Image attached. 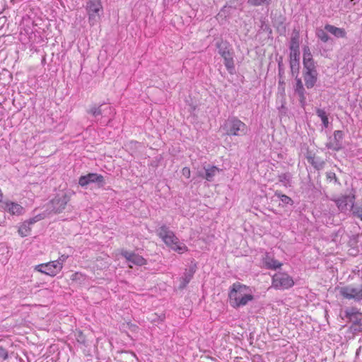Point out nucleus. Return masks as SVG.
Here are the masks:
<instances>
[{"instance_id": "obj_3", "label": "nucleus", "mask_w": 362, "mask_h": 362, "mask_svg": "<svg viewBox=\"0 0 362 362\" xmlns=\"http://www.w3.org/2000/svg\"><path fill=\"white\" fill-rule=\"evenodd\" d=\"M223 129L228 136H243L247 134V125L235 117H229L224 123Z\"/></svg>"}, {"instance_id": "obj_23", "label": "nucleus", "mask_w": 362, "mask_h": 362, "mask_svg": "<svg viewBox=\"0 0 362 362\" xmlns=\"http://www.w3.org/2000/svg\"><path fill=\"white\" fill-rule=\"evenodd\" d=\"M194 272H195V270L194 269V268L192 267L188 271H186L184 273V275L181 279L180 288H184L186 287V286L189 284V282L192 279Z\"/></svg>"}, {"instance_id": "obj_22", "label": "nucleus", "mask_w": 362, "mask_h": 362, "mask_svg": "<svg viewBox=\"0 0 362 362\" xmlns=\"http://www.w3.org/2000/svg\"><path fill=\"white\" fill-rule=\"evenodd\" d=\"M300 34L299 31L294 29L291 37L289 49L290 51H300V42H299Z\"/></svg>"}, {"instance_id": "obj_13", "label": "nucleus", "mask_w": 362, "mask_h": 362, "mask_svg": "<svg viewBox=\"0 0 362 362\" xmlns=\"http://www.w3.org/2000/svg\"><path fill=\"white\" fill-rule=\"evenodd\" d=\"M345 316L353 322L354 325L361 326L362 321V313L356 308L351 307L345 310Z\"/></svg>"}, {"instance_id": "obj_14", "label": "nucleus", "mask_w": 362, "mask_h": 362, "mask_svg": "<svg viewBox=\"0 0 362 362\" xmlns=\"http://www.w3.org/2000/svg\"><path fill=\"white\" fill-rule=\"evenodd\" d=\"M69 201V197L66 194L57 196L52 200L53 211L55 213H61L66 207Z\"/></svg>"}, {"instance_id": "obj_17", "label": "nucleus", "mask_w": 362, "mask_h": 362, "mask_svg": "<svg viewBox=\"0 0 362 362\" xmlns=\"http://www.w3.org/2000/svg\"><path fill=\"white\" fill-rule=\"evenodd\" d=\"M1 207L11 215L19 216L23 212V206L13 202H5L2 203Z\"/></svg>"}, {"instance_id": "obj_1", "label": "nucleus", "mask_w": 362, "mask_h": 362, "mask_svg": "<svg viewBox=\"0 0 362 362\" xmlns=\"http://www.w3.org/2000/svg\"><path fill=\"white\" fill-rule=\"evenodd\" d=\"M156 233L173 250L182 254L187 250V246L184 243H180L178 238L175 235L168 226L163 225L156 230Z\"/></svg>"}, {"instance_id": "obj_26", "label": "nucleus", "mask_w": 362, "mask_h": 362, "mask_svg": "<svg viewBox=\"0 0 362 362\" xmlns=\"http://www.w3.org/2000/svg\"><path fill=\"white\" fill-rule=\"evenodd\" d=\"M316 115L321 119L325 128H327L329 125V119L326 112L323 109L317 108L316 110Z\"/></svg>"}, {"instance_id": "obj_27", "label": "nucleus", "mask_w": 362, "mask_h": 362, "mask_svg": "<svg viewBox=\"0 0 362 362\" xmlns=\"http://www.w3.org/2000/svg\"><path fill=\"white\" fill-rule=\"evenodd\" d=\"M265 264L268 269H276L282 265L278 260L269 257L266 259Z\"/></svg>"}, {"instance_id": "obj_30", "label": "nucleus", "mask_w": 362, "mask_h": 362, "mask_svg": "<svg viewBox=\"0 0 362 362\" xmlns=\"http://www.w3.org/2000/svg\"><path fill=\"white\" fill-rule=\"evenodd\" d=\"M292 76L297 78L299 74L300 62H289Z\"/></svg>"}, {"instance_id": "obj_42", "label": "nucleus", "mask_w": 362, "mask_h": 362, "mask_svg": "<svg viewBox=\"0 0 362 362\" xmlns=\"http://www.w3.org/2000/svg\"><path fill=\"white\" fill-rule=\"evenodd\" d=\"M279 85H284L285 83L283 78H279Z\"/></svg>"}, {"instance_id": "obj_31", "label": "nucleus", "mask_w": 362, "mask_h": 362, "mask_svg": "<svg viewBox=\"0 0 362 362\" xmlns=\"http://www.w3.org/2000/svg\"><path fill=\"white\" fill-rule=\"evenodd\" d=\"M354 216L362 221V206H353L351 209Z\"/></svg>"}, {"instance_id": "obj_41", "label": "nucleus", "mask_w": 362, "mask_h": 362, "mask_svg": "<svg viewBox=\"0 0 362 362\" xmlns=\"http://www.w3.org/2000/svg\"><path fill=\"white\" fill-rule=\"evenodd\" d=\"M182 175L185 176L187 178L190 177V170L187 167H185L182 170Z\"/></svg>"}, {"instance_id": "obj_38", "label": "nucleus", "mask_w": 362, "mask_h": 362, "mask_svg": "<svg viewBox=\"0 0 362 362\" xmlns=\"http://www.w3.org/2000/svg\"><path fill=\"white\" fill-rule=\"evenodd\" d=\"M69 257L68 255H62L58 259L55 260V263H59V265H60V270H62V267H63V264L64 262H66V260L67 259V258Z\"/></svg>"}, {"instance_id": "obj_9", "label": "nucleus", "mask_w": 362, "mask_h": 362, "mask_svg": "<svg viewBox=\"0 0 362 362\" xmlns=\"http://www.w3.org/2000/svg\"><path fill=\"white\" fill-rule=\"evenodd\" d=\"M303 78L305 85L307 88H312L315 86L317 81L318 74L316 69V66H309L307 67H303Z\"/></svg>"}, {"instance_id": "obj_12", "label": "nucleus", "mask_w": 362, "mask_h": 362, "mask_svg": "<svg viewBox=\"0 0 362 362\" xmlns=\"http://www.w3.org/2000/svg\"><path fill=\"white\" fill-rule=\"evenodd\" d=\"M36 270L52 276H56L61 271L59 264L55 263L54 261L39 264L36 266Z\"/></svg>"}, {"instance_id": "obj_40", "label": "nucleus", "mask_w": 362, "mask_h": 362, "mask_svg": "<svg viewBox=\"0 0 362 362\" xmlns=\"http://www.w3.org/2000/svg\"><path fill=\"white\" fill-rule=\"evenodd\" d=\"M278 68H279V78H284V65H283L282 61L279 62V63H278Z\"/></svg>"}, {"instance_id": "obj_18", "label": "nucleus", "mask_w": 362, "mask_h": 362, "mask_svg": "<svg viewBox=\"0 0 362 362\" xmlns=\"http://www.w3.org/2000/svg\"><path fill=\"white\" fill-rule=\"evenodd\" d=\"M305 158L308 162L317 170H322L325 165V162L322 158L315 156V154L311 152H308Z\"/></svg>"}, {"instance_id": "obj_43", "label": "nucleus", "mask_w": 362, "mask_h": 362, "mask_svg": "<svg viewBox=\"0 0 362 362\" xmlns=\"http://www.w3.org/2000/svg\"><path fill=\"white\" fill-rule=\"evenodd\" d=\"M351 2H354V4H356V2H354V0H349Z\"/></svg>"}, {"instance_id": "obj_4", "label": "nucleus", "mask_w": 362, "mask_h": 362, "mask_svg": "<svg viewBox=\"0 0 362 362\" xmlns=\"http://www.w3.org/2000/svg\"><path fill=\"white\" fill-rule=\"evenodd\" d=\"M339 295L345 299L356 302L362 300V284L358 286L348 285L339 288Z\"/></svg>"}, {"instance_id": "obj_34", "label": "nucleus", "mask_w": 362, "mask_h": 362, "mask_svg": "<svg viewBox=\"0 0 362 362\" xmlns=\"http://www.w3.org/2000/svg\"><path fill=\"white\" fill-rule=\"evenodd\" d=\"M289 62H300V51H290Z\"/></svg>"}, {"instance_id": "obj_36", "label": "nucleus", "mask_w": 362, "mask_h": 362, "mask_svg": "<svg viewBox=\"0 0 362 362\" xmlns=\"http://www.w3.org/2000/svg\"><path fill=\"white\" fill-rule=\"evenodd\" d=\"M75 337L78 343L83 345L86 344V337L81 331L76 330L75 332Z\"/></svg>"}, {"instance_id": "obj_29", "label": "nucleus", "mask_w": 362, "mask_h": 362, "mask_svg": "<svg viewBox=\"0 0 362 362\" xmlns=\"http://www.w3.org/2000/svg\"><path fill=\"white\" fill-rule=\"evenodd\" d=\"M275 196L277 197L284 204L292 205L293 200L286 194H281L280 192L276 191Z\"/></svg>"}, {"instance_id": "obj_39", "label": "nucleus", "mask_w": 362, "mask_h": 362, "mask_svg": "<svg viewBox=\"0 0 362 362\" xmlns=\"http://www.w3.org/2000/svg\"><path fill=\"white\" fill-rule=\"evenodd\" d=\"M43 217L42 215L39 214L32 218H30L28 221H25L28 225L31 226L33 223H36L37 221L42 219Z\"/></svg>"}, {"instance_id": "obj_7", "label": "nucleus", "mask_w": 362, "mask_h": 362, "mask_svg": "<svg viewBox=\"0 0 362 362\" xmlns=\"http://www.w3.org/2000/svg\"><path fill=\"white\" fill-rule=\"evenodd\" d=\"M293 284L292 277L286 273L278 272L272 277V286L276 289H288Z\"/></svg>"}, {"instance_id": "obj_11", "label": "nucleus", "mask_w": 362, "mask_h": 362, "mask_svg": "<svg viewBox=\"0 0 362 362\" xmlns=\"http://www.w3.org/2000/svg\"><path fill=\"white\" fill-rule=\"evenodd\" d=\"M344 133L341 130L334 132L333 136L329 137V141L326 144V147L334 151H339L342 148V139Z\"/></svg>"}, {"instance_id": "obj_37", "label": "nucleus", "mask_w": 362, "mask_h": 362, "mask_svg": "<svg viewBox=\"0 0 362 362\" xmlns=\"http://www.w3.org/2000/svg\"><path fill=\"white\" fill-rule=\"evenodd\" d=\"M8 358V351L6 349L0 346V361H6Z\"/></svg>"}, {"instance_id": "obj_25", "label": "nucleus", "mask_w": 362, "mask_h": 362, "mask_svg": "<svg viewBox=\"0 0 362 362\" xmlns=\"http://www.w3.org/2000/svg\"><path fill=\"white\" fill-rule=\"evenodd\" d=\"M327 31L325 29L317 28L316 30V36L322 42H327L331 38L327 34Z\"/></svg>"}, {"instance_id": "obj_16", "label": "nucleus", "mask_w": 362, "mask_h": 362, "mask_svg": "<svg viewBox=\"0 0 362 362\" xmlns=\"http://www.w3.org/2000/svg\"><path fill=\"white\" fill-rule=\"evenodd\" d=\"M296 86L294 88L295 93L299 97V103L302 107H304L306 105V98H305V90L303 86L301 78L297 77L296 78Z\"/></svg>"}, {"instance_id": "obj_35", "label": "nucleus", "mask_w": 362, "mask_h": 362, "mask_svg": "<svg viewBox=\"0 0 362 362\" xmlns=\"http://www.w3.org/2000/svg\"><path fill=\"white\" fill-rule=\"evenodd\" d=\"M291 178V175L289 173H282L279 175V180L283 182L286 186L287 182H289Z\"/></svg>"}, {"instance_id": "obj_21", "label": "nucleus", "mask_w": 362, "mask_h": 362, "mask_svg": "<svg viewBox=\"0 0 362 362\" xmlns=\"http://www.w3.org/2000/svg\"><path fill=\"white\" fill-rule=\"evenodd\" d=\"M303 67L315 66V63L313 59V55L308 46L304 47L303 48Z\"/></svg>"}, {"instance_id": "obj_19", "label": "nucleus", "mask_w": 362, "mask_h": 362, "mask_svg": "<svg viewBox=\"0 0 362 362\" xmlns=\"http://www.w3.org/2000/svg\"><path fill=\"white\" fill-rule=\"evenodd\" d=\"M325 29L336 37L345 38L346 37V32L344 28H337L334 25L327 24L325 25Z\"/></svg>"}, {"instance_id": "obj_15", "label": "nucleus", "mask_w": 362, "mask_h": 362, "mask_svg": "<svg viewBox=\"0 0 362 362\" xmlns=\"http://www.w3.org/2000/svg\"><path fill=\"white\" fill-rule=\"evenodd\" d=\"M122 255L127 260V262L137 266H142L146 263V260L142 256L127 250L122 251Z\"/></svg>"}, {"instance_id": "obj_32", "label": "nucleus", "mask_w": 362, "mask_h": 362, "mask_svg": "<svg viewBox=\"0 0 362 362\" xmlns=\"http://www.w3.org/2000/svg\"><path fill=\"white\" fill-rule=\"evenodd\" d=\"M271 2L272 0H248V3L254 6H259L261 5L268 6Z\"/></svg>"}, {"instance_id": "obj_6", "label": "nucleus", "mask_w": 362, "mask_h": 362, "mask_svg": "<svg viewBox=\"0 0 362 362\" xmlns=\"http://www.w3.org/2000/svg\"><path fill=\"white\" fill-rule=\"evenodd\" d=\"M86 9L89 16V22L93 25L99 21L103 13L101 0H88Z\"/></svg>"}, {"instance_id": "obj_24", "label": "nucleus", "mask_w": 362, "mask_h": 362, "mask_svg": "<svg viewBox=\"0 0 362 362\" xmlns=\"http://www.w3.org/2000/svg\"><path fill=\"white\" fill-rule=\"evenodd\" d=\"M205 170V175L204 177L208 181H212L214 177L216 175L217 173L220 171L219 168L216 166H211L209 168H204Z\"/></svg>"}, {"instance_id": "obj_33", "label": "nucleus", "mask_w": 362, "mask_h": 362, "mask_svg": "<svg viewBox=\"0 0 362 362\" xmlns=\"http://www.w3.org/2000/svg\"><path fill=\"white\" fill-rule=\"evenodd\" d=\"M326 178L327 180L329 182L334 181V183L341 185L340 182L336 176V174L334 172L329 171L326 173Z\"/></svg>"}, {"instance_id": "obj_10", "label": "nucleus", "mask_w": 362, "mask_h": 362, "mask_svg": "<svg viewBox=\"0 0 362 362\" xmlns=\"http://www.w3.org/2000/svg\"><path fill=\"white\" fill-rule=\"evenodd\" d=\"M90 183H97L99 187H103L105 184L104 177L96 173H88L80 177L78 184L81 187H86Z\"/></svg>"}, {"instance_id": "obj_8", "label": "nucleus", "mask_w": 362, "mask_h": 362, "mask_svg": "<svg viewBox=\"0 0 362 362\" xmlns=\"http://www.w3.org/2000/svg\"><path fill=\"white\" fill-rule=\"evenodd\" d=\"M332 200L334 202L339 211L346 212L349 210V206L351 209L353 207L355 202V195L354 194L341 195L337 198L332 199Z\"/></svg>"}, {"instance_id": "obj_5", "label": "nucleus", "mask_w": 362, "mask_h": 362, "mask_svg": "<svg viewBox=\"0 0 362 362\" xmlns=\"http://www.w3.org/2000/svg\"><path fill=\"white\" fill-rule=\"evenodd\" d=\"M219 54L223 58V64L230 74L235 71L233 53L230 51L226 42L217 45Z\"/></svg>"}, {"instance_id": "obj_2", "label": "nucleus", "mask_w": 362, "mask_h": 362, "mask_svg": "<svg viewBox=\"0 0 362 362\" xmlns=\"http://www.w3.org/2000/svg\"><path fill=\"white\" fill-rule=\"evenodd\" d=\"M246 286L240 284H233L229 293L230 303L232 307L236 308L246 305L249 301L253 300L254 296L245 293Z\"/></svg>"}, {"instance_id": "obj_28", "label": "nucleus", "mask_w": 362, "mask_h": 362, "mask_svg": "<svg viewBox=\"0 0 362 362\" xmlns=\"http://www.w3.org/2000/svg\"><path fill=\"white\" fill-rule=\"evenodd\" d=\"M30 231V226L25 221L19 227L18 233L21 237H26Z\"/></svg>"}, {"instance_id": "obj_20", "label": "nucleus", "mask_w": 362, "mask_h": 362, "mask_svg": "<svg viewBox=\"0 0 362 362\" xmlns=\"http://www.w3.org/2000/svg\"><path fill=\"white\" fill-rule=\"evenodd\" d=\"M105 105V104H93L89 106L88 109L86 110V112L98 119V117L101 116L103 112L105 111V109H103V107Z\"/></svg>"}]
</instances>
